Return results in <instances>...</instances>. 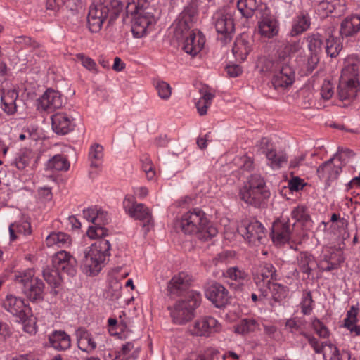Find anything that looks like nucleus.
Segmentation results:
<instances>
[{
	"mask_svg": "<svg viewBox=\"0 0 360 360\" xmlns=\"http://www.w3.org/2000/svg\"><path fill=\"white\" fill-rule=\"evenodd\" d=\"M123 4L120 0L105 1L90 6L87 17L89 28L91 32H98L105 20L111 24L117 19L123 9Z\"/></svg>",
	"mask_w": 360,
	"mask_h": 360,
	"instance_id": "obj_1",
	"label": "nucleus"
},
{
	"mask_svg": "<svg viewBox=\"0 0 360 360\" xmlns=\"http://www.w3.org/2000/svg\"><path fill=\"white\" fill-rule=\"evenodd\" d=\"M110 243L108 240L101 239L84 251L82 260V269L87 276L97 275L102 267L107 256L110 255Z\"/></svg>",
	"mask_w": 360,
	"mask_h": 360,
	"instance_id": "obj_2",
	"label": "nucleus"
},
{
	"mask_svg": "<svg viewBox=\"0 0 360 360\" xmlns=\"http://www.w3.org/2000/svg\"><path fill=\"white\" fill-rule=\"evenodd\" d=\"M266 69L273 73L271 84L277 91H283L295 82V72L288 56L279 57L276 60H266Z\"/></svg>",
	"mask_w": 360,
	"mask_h": 360,
	"instance_id": "obj_3",
	"label": "nucleus"
},
{
	"mask_svg": "<svg viewBox=\"0 0 360 360\" xmlns=\"http://www.w3.org/2000/svg\"><path fill=\"white\" fill-rule=\"evenodd\" d=\"M13 281L22 285V292L30 301L38 302L44 299L45 284L34 276L33 269L15 271Z\"/></svg>",
	"mask_w": 360,
	"mask_h": 360,
	"instance_id": "obj_4",
	"label": "nucleus"
},
{
	"mask_svg": "<svg viewBox=\"0 0 360 360\" xmlns=\"http://www.w3.org/2000/svg\"><path fill=\"white\" fill-rule=\"evenodd\" d=\"M240 199L255 207L261 206L270 197V191L264 179L258 174L250 176L248 183L240 190Z\"/></svg>",
	"mask_w": 360,
	"mask_h": 360,
	"instance_id": "obj_5",
	"label": "nucleus"
},
{
	"mask_svg": "<svg viewBox=\"0 0 360 360\" xmlns=\"http://www.w3.org/2000/svg\"><path fill=\"white\" fill-rule=\"evenodd\" d=\"M201 300L202 295L199 292H188V298L179 300L172 308H169L173 321L177 324H184L191 321Z\"/></svg>",
	"mask_w": 360,
	"mask_h": 360,
	"instance_id": "obj_6",
	"label": "nucleus"
},
{
	"mask_svg": "<svg viewBox=\"0 0 360 360\" xmlns=\"http://www.w3.org/2000/svg\"><path fill=\"white\" fill-rule=\"evenodd\" d=\"M197 13L198 5L195 0H192L179 14L172 25L174 34L177 39H181L184 34L193 26L196 20Z\"/></svg>",
	"mask_w": 360,
	"mask_h": 360,
	"instance_id": "obj_7",
	"label": "nucleus"
},
{
	"mask_svg": "<svg viewBox=\"0 0 360 360\" xmlns=\"http://www.w3.org/2000/svg\"><path fill=\"white\" fill-rule=\"evenodd\" d=\"M257 27L258 33L262 37L272 39L278 34L280 24L278 20L271 13L266 5H262L259 10Z\"/></svg>",
	"mask_w": 360,
	"mask_h": 360,
	"instance_id": "obj_8",
	"label": "nucleus"
},
{
	"mask_svg": "<svg viewBox=\"0 0 360 360\" xmlns=\"http://www.w3.org/2000/svg\"><path fill=\"white\" fill-rule=\"evenodd\" d=\"M207 222L208 220L204 212L195 208L182 215L179 225L186 234H193L203 231Z\"/></svg>",
	"mask_w": 360,
	"mask_h": 360,
	"instance_id": "obj_9",
	"label": "nucleus"
},
{
	"mask_svg": "<svg viewBox=\"0 0 360 360\" xmlns=\"http://www.w3.org/2000/svg\"><path fill=\"white\" fill-rule=\"evenodd\" d=\"M125 212L132 218L143 221V226L146 231H148L153 225V219L151 211L143 203L131 201L125 198L123 202Z\"/></svg>",
	"mask_w": 360,
	"mask_h": 360,
	"instance_id": "obj_10",
	"label": "nucleus"
},
{
	"mask_svg": "<svg viewBox=\"0 0 360 360\" xmlns=\"http://www.w3.org/2000/svg\"><path fill=\"white\" fill-rule=\"evenodd\" d=\"M264 228L262 224L255 219H245L238 226L237 231L249 243H260L264 237Z\"/></svg>",
	"mask_w": 360,
	"mask_h": 360,
	"instance_id": "obj_11",
	"label": "nucleus"
},
{
	"mask_svg": "<svg viewBox=\"0 0 360 360\" xmlns=\"http://www.w3.org/2000/svg\"><path fill=\"white\" fill-rule=\"evenodd\" d=\"M2 307L21 321H25L31 315V308L26 304L24 299L8 295L2 303Z\"/></svg>",
	"mask_w": 360,
	"mask_h": 360,
	"instance_id": "obj_12",
	"label": "nucleus"
},
{
	"mask_svg": "<svg viewBox=\"0 0 360 360\" xmlns=\"http://www.w3.org/2000/svg\"><path fill=\"white\" fill-rule=\"evenodd\" d=\"M192 281V276L186 272L181 271L175 274L167 283V294L170 296L179 297L186 293V298H188V289Z\"/></svg>",
	"mask_w": 360,
	"mask_h": 360,
	"instance_id": "obj_13",
	"label": "nucleus"
},
{
	"mask_svg": "<svg viewBox=\"0 0 360 360\" xmlns=\"http://www.w3.org/2000/svg\"><path fill=\"white\" fill-rule=\"evenodd\" d=\"M341 172V155L338 153L321 164L316 170L319 177L326 181L327 184L335 180Z\"/></svg>",
	"mask_w": 360,
	"mask_h": 360,
	"instance_id": "obj_14",
	"label": "nucleus"
},
{
	"mask_svg": "<svg viewBox=\"0 0 360 360\" xmlns=\"http://www.w3.org/2000/svg\"><path fill=\"white\" fill-rule=\"evenodd\" d=\"M215 28L222 37L220 40L226 44L231 39V34L235 30L233 15L231 11L224 10L215 16Z\"/></svg>",
	"mask_w": 360,
	"mask_h": 360,
	"instance_id": "obj_15",
	"label": "nucleus"
},
{
	"mask_svg": "<svg viewBox=\"0 0 360 360\" xmlns=\"http://www.w3.org/2000/svg\"><path fill=\"white\" fill-rule=\"evenodd\" d=\"M132 15L133 35L136 38H141L146 34L148 27L155 22V16L151 12L145 10L139 11Z\"/></svg>",
	"mask_w": 360,
	"mask_h": 360,
	"instance_id": "obj_16",
	"label": "nucleus"
},
{
	"mask_svg": "<svg viewBox=\"0 0 360 360\" xmlns=\"http://www.w3.org/2000/svg\"><path fill=\"white\" fill-rule=\"evenodd\" d=\"M295 224H290L288 219L275 221L271 232L273 242L277 245L288 243L290 240Z\"/></svg>",
	"mask_w": 360,
	"mask_h": 360,
	"instance_id": "obj_17",
	"label": "nucleus"
},
{
	"mask_svg": "<svg viewBox=\"0 0 360 360\" xmlns=\"http://www.w3.org/2000/svg\"><path fill=\"white\" fill-rule=\"evenodd\" d=\"M52 264L60 272L66 273L68 275L71 276L76 274V259L67 251L61 250L56 252L53 256Z\"/></svg>",
	"mask_w": 360,
	"mask_h": 360,
	"instance_id": "obj_18",
	"label": "nucleus"
},
{
	"mask_svg": "<svg viewBox=\"0 0 360 360\" xmlns=\"http://www.w3.org/2000/svg\"><path fill=\"white\" fill-rule=\"evenodd\" d=\"M37 109L51 112L63 105V99L59 91L48 89L37 101Z\"/></svg>",
	"mask_w": 360,
	"mask_h": 360,
	"instance_id": "obj_19",
	"label": "nucleus"
},
{
	"mask_svg": "<svg viewBox=\"0 0 360 360\" xmlns=\"http://www.w3.org/2000/svg\"><path fill=\"white\" fill-rule=\"evenodd\" d=\"M221 329V324L216 319L204 316L194 323L191 332L197 336H209L212 333L220 332Z\"/></svg>",
	"mask_w": 360,
	"mask_h": 360,
	"instance_id": "obj_20",
	"label": "nucleus"
},
{
	"mask_svg": "<svg viewBox=\"0 0 360 360\" xmlns=\"http://www.w3.org/2000/svg\"><path fill=\"white\" fill-rule=\"evenodd\" d=\"M53 131L59 135H65L75 127V119L64 112H58L51 115Z\"/></svg>",
	"mask_w": 360,
	"mask_h": 360,
	"instance_id": "obj_21",
	"label": "nucleus"
},
{
	"mask_svg": "<svg viewBox=\"0 0 360 360\" xmlns=\"http://www.w3.org/2000/svg\"><path fill=\"white\" fill-rule=\"evenodd\" d=\"M359 89V80L340 79L337 89V95L340 101L349 103L356 97Z\"/></svg>",
	"mask_w": 360,
	"mask_h": 360,
	"instance_id": "obj_22",
	"label": "nucleus"
},
{
	"mask_svg": "<svg viewBox=\"0 0 360 360\" xmlns=\"http://www.w3.org/2000/svg\"><path fill=\"white\" fill-rule=\"evenodd\" d=\"M205 296L217 308L225 307L229 302L228 290L219 283L210 285L205 290Z\"/></svg>",
	"mask_w": 360,
	"mask_h": 360,
	"instance_id": "obj_23",
	"label": "nucleus"
},
{
	"mask_svg": "<svg viewBox=\"0 0 360 360\" xmlns=\"http://www.w3.org/2000/svg\"><path fill=\"white\" fill-rule=\"evenodd\" d=\"M110 221L108 213L98 208L94 226H89L87 235L91 238H103L108 235V230L104 226Z\"/></svg>",
	"mask_w": 360,
	"mask_h": 360,
	"instance_id": "obj_24",
	"label": "nucleus"
},
{
	"mask_svg": "<svg viewBox=\"0 0 360 360\" xmlns=\"http://www.w3.org/2000/svg\"><path fill=\"white\" fill-rule=\"evenodd\" d=\"M205 37L202 32L193 30L188 37L186 38L183 49L192 56H196L204 47Z\"/></svg>",
	"mask_w": 360,
	"mask_h": 360,
	"instance_id": "obj_25",
	"label": "nucleus"
},
{
	"mask_svg": "<svg viewBox=\"0 0 360 360\" xmlns=\"http://www.w3.org/2000/svg\"><path fill=\"white\" fill-rule=\"evenodd\" d=\"M223 276L231 281L229 283L231 287L240 290L248 278V274L238 266H231L223 272Z\"/></svg>",
	"mask_w": 360,
	"mask_h": 360,
	"instance_id": "obj_26",
	"label": "nucleus"
},
{
	"mask_svg": "<svg viewBox=\"0 0 360 360\" xmlns=\"http://www.w3.org/2000/svg\"><path fill=\"white\" fill-rule=\"evenodd\" d=\"M360 60L356 56H349L345 58L342 70L341 79L359 80Z\"/></svg>",
	"mask_w": 360,
	"mask_h": 360,
	"instance_id": "obj_27",
	"label": "nucleus"
},
{
	"mask_svg": "<svg viewBox=\"0 0 360 360\" xmlns=\"http://www.w3.org/2000/svg\"><path fill=\"white\" fill-rule=\"evenodd\" d=\"M360 31V15L345 18L340 24V34L342 39L352 38Z\"/></svg>",
	"mask_w": 360,
	"mask_h": 360,
	"instance_id": "obj_28",
	"label": "nucleus"
},
{
	"mask_svg": "<svg viewBox=\"0 0 360 360\" xmlns=\"http://www.w3.org/2000/svg\"><path fill=\"white\" fill-rule=\"evenodd\" d=\"M254 281L257 287L268 285V280L276 281V270L273 264L270 263H262L259 266V272L254 276Z\"/></svg>",
	"mask_w": 360,
	"mask_h": 360,
	"instance_id": "obj_29",
	"label": "nucleus"
},
{
	"mask_svg": "<svg viewBox=\"0 0 360 360\" xmlns=\"http://www.w3.org/2000/svg\"><path fill=\"white\" fill-rule=\"evenodd\" d=\"M77 345L79 349L86 353L92 352L97 347L92 334L85 328L80 327L75 331Z\"/></svg>",
	"mask_w": 360,
	"mask_h": 360,
	"instance_id": "obj_30",
	"label": "nucleus"
},
{
	"mask_svg": "<svg viewBox=\"0 0 360 360\" xmlns=\"http://www.w3.org/2000/svg\"><path fill=\"white\" fill-rule=\"evenodd\" d=\"M18 92L15 89L3 91L1 95L0 108L8 115H13L17 112L16 101Z\"/></svg>",
	"mask_w": 360,
	"mask_h": 360,
	"instance_id": "obj_31",
	"label": "nucleus"
},
{
	"mask_svg": "<svg viewBox=\"0 0 360 360\" xmlns=\"http://www.w3.org/2000/svg\"><path fill=\"white\" fill-rule=\"evenodd\" d=\"M232 51L236 60L244 61L251 51V43L248 36L243 34L237 37Z\"/></svg>",
	"mask_w": 360,
	"mask_h": 360,
	"instance_id": "obj_32",
	"label": "nucleus"
},
{
	"mask_svg": "<svg viewBox=\"0 0 360 360\" xmlns=\"http://www.w3.org/2000/svg\"><path fill=\"white\" fill-rule=\"evenodd\" d=\"M267 288L271 294V300L269 304L271 307H276L278 304L281 305L282 302L288 295V288L277 283H271L268 280Z\"/></svg>",
	"mask_w": 360,
	"mask_h": 360,
	"instance_id": "obj_33",
	"label": "nucleus"
},
{
	"mask_svg": "<svg viewBox=\"0 0 360 360\" xmlns=\"http://www.w3.org/2000/svg\"><path fill=\"white\" fill-rule=\"evenodd\" d=\"M311 20L309 13L304 12L300 13L293 20L290 35L296 37L307 31L310 28Z\"/></svg>",
	"mask_w": 360,
	"mask_h": 360,
	"instance_id": "obj_34",
	"label": "nucleus"
},
{
	"mask_svg": "<svg viewBox=\"0 0 360 360\" xmlns=\"http://www.w3.org/2000/svg\"><path fill=\"white\" fill-rule=\"evenodd\" d=\"M51 345L56 350L65 351L71 346L70 337L63 330H55L49 338Z\"/></svg>",
	"mask_w": 360,
	"mask_h": 360,
	"instance_id": "obj_35",
	"label": "nucleus"
},
{
	"mask_svg": "<svg viewBox=\"0 0 360 360\" xmlns=\"http://www.w3.org/2000/svg\"><path fill=\"white\" fill-rule=\"evenodd\" d=\"M359 307L352 305L347 311L346 317L344 319V327L347 328L353 336L360 335V325H358L357 315Z\"/></svg>",
	"mask_w": 360,
	"mask_h": 360,
	"instance_id": "obj_36",
	"label": "nucleus"
},
{
	"mask_svg": "<svg viewBox=\"0 0 360 360\" xmlns=\"http://www.w3.org/2000/svg\"><path fill=\"white\" fill-rule=\"evenodd\" d=\"M262 5L265 4L258 3L257 0H237V8L242 16L245 18H252L255 13L257 17L259 15V10Z\"/></svg>",
	"mask_w": 360,
	"mask_h": 360,
	"instance_id": "obj_37",
	"label": "nucleus"
},
{
	"mask_svg": "<svg viewBox=\"0 0 360 360\" xmlns=\"http://www.w3.org/2000/svg\"><path fill=\"white\" fill-rule=\"evenodd\" d=\"M70 162L63 155L57 154L50 158L45 164V170L51 173L69 169Z\"/></svg>",
	"mask_w": 360,
	"mask_h": 360,
	"instance_id": "obj_38",
	"label": "nucleus"
},
{
	"mask_svg": "<svg viewBox=\"0 0 360 360\" xmlns=\"http://www.w3.org/2000/svg\"><path fill=\"white\" fill-rule=\"evenodd\" d=\"M268 165L273 169H278L287 163L288 156L284 151L273 148L266 155Z\"/></svg>",
	"mask_w": 360,
	"mask_h": 360,
	"instance_id": "obj_39",
	"label": "nucleus"
},
{
	"mask_svg": "<svg viewBox=\"0 0 360 360\" xmlns=\"http://www.w3.org/2000/svg\"><path fill=\"white\" fill-rule=\"evenodd\" d=\"M304 40L307 44V48L312 55H319L324 47V39L319 33H310Z\"/></svg>",
	"mask_w": 360,
	"mask_h": 360,
	"instance_id": "obj_40",
	"label": "nucleus"
},
{
	"mask_svg": "<svg viewBox=\"0 0 360 360\" xmlns=\"http://www.w3.org/2000/svg\"><path fill=\"white\" fill-rule=\"evenodd\" d=\"M297 261L300 271L306 274L309 277L315 264L314 257L308 252H300L297 256Z\"/></svg>",
	"mask_w": 360,
	"mask_h": 360,
	"instance_id": "obj_41",
	"label": "nucleus"
},
{
	"mask_svg": "<svg viewBox=\"0 0 360 360\" xmlns=\"http://www.w3.org/2000/svg\"><path fill=\"white\" fill-rule=\"evenodd\" d=\"M10 240L14 241L18 238V234L30 235L31 233V225L25 220H20L11 223L8 227Z\"/></svg>",
	"mask_w": 360,
	"mask_h": 360,
	"instance_id": "obj_42",
	"label": "nucleus"
},
{
	"mask_svg": "<svg viewBox=\"0 0 360 360\" xmlns=\"http://www.w3.org/2000/svg\"><path fill=\"white\" fill-rule=\"evenodd\" d=\"M42 275L46 282L51 288H58L61 284L62 276L60 273L53 265L44 268Z\"/></svg>",
	"mask_w": 360,
	"mask_h": 360,
	"instance_id": "obj_43",
	"label": "nucleus"
},
{
	"mask_svg": "<svg viewBox=\"0 0 360 360\" xmlns=\"http://www.w3.org/2000/svg\"><path fill=\"white\" fill-rule=\"evenodd\" d=\"M47 246L58 245V247H66L71 244L70 236L63 232H52L46 238Z\"/></svg>",
	"mask_w": 360,
	"mask_h": 360,
	"instance_id": "obj_44",
	"label": "nucleus"
},
{
	"mask_svg": "<svg viewBox=\"0 0 360 360\" xmlns=\"http://www.w3.org/2000/svg\"><path fill=\"white\" fill-rule=\"evenodd\" d=\"M333 31L329 33L328 37L325 39L324 46L327 56L331 58H336L342 49V45L338 37H334Z\"/></svg>",
	"mask_w": 360,
	"mask_h": 360,
	"instance_id": "obj_45",
	"label": "nucleus"
},
{
	"mask_svg": "<svg viewBox=\"0 0 360 360\" xmlns=\"http://www.w3.org/2000/svg\"><path fill=\"white\" fill-rule=\"evenodd\" d=\"M103 148L98 143L92 145L89 148V160L91 167L98 168L102 165Z\"/></svg>",
	"mask_w": 360,
	"mask_h": 360,
	"instance_id": "obj_46",
	"label": "nucleus"
},
{
	"mask_svg": "<svg viewBox=\"0 0 360 360\" xmlns=\"http://www.w3.org/2000/svg\"><path fill=\"white\" fill-rule=\"evenodd\" d=\"M258 327L259 323L255 319H243L235 326L234 331L238 334L246 335L249 333L255 331Z\"/></svg>",
	"mask_w": 360,
	"mask_h": 360,
	"instance_id": "obj_47",
	"label": "nucleus"
},
{
	"mask_svg": "<svg viewBox=\"0 0 360 360\" xmlns=\"http://www.w3.org/2000/svg\"><path fill=\"white\" fill-rule=\"evenodd\" d=\"M291 217L295 222L300 223L302 226H307L311 221L307 208L303 205L294 207L291 211Z\"/></svg>",
	"mask_w": 360,
	"mask_h": 360,
	"instance_id": "obj_48",
	"label": "nucleus"
},
{
	"mask_svg": "<svg viewBox=\"0 0 360 360\" xmlns=\"http://www.w3.org/2000/svg\"><path fill=\"white\" fill-rule=\"evenodd\" d=\"M300 307L303 315H310L314 308V301L312 298L311 292L304 290L302 292Z\"/></svg>",
	"mask_w": 360,
	"mask_h": 360,
	"instance_id": "obj_49",
	"label": "nucleus"
},
{
	"mask_svg": "<svg viewBox=\"0 0 360 360\" xmlns=\"http://www.w3.org/2000/svg\"><path fill=\"white\" fill-rule=\"evenodd\" d=\"M337 5L338 0H323L318 4L317 11L322 18H325L335 11Z\"/></svg>",
	"mask_w": 360,
	"mask_h": 360,
	"instance_id": "obj_50",
	"label": "nucleus"
},
{
	"mask_svg": "<svg viewBox=\"0 0 360 360\" xmlns=\"http://www.w3.org/2000/svg\"><path fill=\"white\" fill-rule=\"evenodd\" d=\"M148 0H131L126 6L127 15H133L139 11L148 10Z\"/></svg>",
	"mask_w": 360,
	"mask_h": 360,
	"instance_id": "obj_51",
	"label": "nucleus"
},
{
	"mask_svg": "<svg viewBox=\"0 0 360 360\" xmlns=\"http://www.w3.org/2000/svg\"><path fill=\"white\" fill-rule=\"evenodd\" d=\"M326 345L330 349L331 353L329 360H349L350 352L349 351L340 352L337 347L332 343H326Z\"/></svg>",
	"mask_w": 360,
	"mask_h": 360,
	"instance_id": "obj_52",
	"label": "nucleus"
},
{
	"mask_svg": "<svg viewBox=\"0 0 360 360\" xmlns=\"http://www.w3.org/2000/svg\"><path fill=\"white\" fill-rule=\"evenodd\" d=\"M311 326L316 333L321 338H328L330 336V330L328 327L319 319L311 320Z\"/></svg>",
	"mask_w": 360,
	"mask_h": 360,
	"instance_id": "obj_53",
	"label": "nucleus"
},
{
	"mask_svg": "<svg viewBox=\"0 0 360 360\" xmlns=\"http://www.w3.org/2000/svg\"><path fill=\"white\" fill-rule=\"evenodd\" d=\"M348 221L342 218L334 224H331L330 228L335 231H337L339 235L342 236L343 240L347 239L349 237V233L347 231Z\"/></svg>",
	"mask_w": 360,
	"mask_h": 360,
	"instance_id": "obj_54",
	"label": "nucleus"
},
{
	"mask_svg": "<svg viewBox=\"0 0 360 360\" xmlns=\"http://www.w3.org/2000/svg\"><path fill=\"white\" fill-rule=\"evenodd\" d=\"M303 336L308 341L315 353L323 354L324 347L326 346V343L320 342L314 336L309 333H303Z\"/></svg>",
	"mask_w": 360,
	"mask_h": 360,
	"instance_id": "obj_55",
	"label": "nucleus"
},
{
	"mask_svg": "<svg viewBox=\"0 0 360 360\" xmlns=\"http://www.w3.org/2000/svg\"><path fill=\"white\" fill-rule=\"evenodd\" d=\"M155 88L161 98L167 99L170 97L172 89L168 83L163 81H158L155 84Z\"/></svg>",
	"mask_w": 360,
	"mask_h": 360,
	"instance_id": "obj_56",
	"label": "nucleus"
},
{
	"mask_svg": "<svg viewBox=\"0 0 360 360\" xmlns=\"http://www.w3.org/2000/svg\"><path fill=\"white\" fill-rule=\"evenodd\" d=\"M15 42L25 48H29L31 50H35L40 46L39 44L27 36H20L15 39Z\"/></svg>",
	"mask_w": 360,
	"mask_h": 360,
	"instance_id": "obj_57",
	"label": "nucleus"
},
{
	"mask_svg": "<svg viewBox=\"0 0 360 360\" xmlns=\"http://www.w3.org/2000/svg\"><path fill=\"white\" fill-rule=\"evenodd\" d=\"M285 328L290 330V333L295 335H302L306 333L303 331L301 326V322L296 319H289L285 322Z\"/></svg>",
	"mask_w": 360,
	"mask_h": 360,
	"instance_id": "obj_58",
	"label": "nucleus"
},
{
	"mask_svg": "<svg viewBox=\"0 0 360 360\" xmlns=\"http://www.w3.org/2000/svg\"><path fill=\"white\" fill-rule=\"evenodd\" d=\"M77 58L79 61L81 62L82 65L86 69L90 71H92L95 73L97 72L96 64L95 61L89 57L85 56L82 53H79L77 55Z\"/></svg>",
	"mask_w": 360,
	"mask_h": 360,
	"instance_id": "obj_59",
	"label": "nucleus"
},
{
	"mask_svg": "<svg viewBox=\"0 0 360 360\" xmlns=\"http://www.w3.org/2000/svg\"><path fill=\"white\" fill-rule=\"evenodd\" d=\"M321 96L325 100H329L334 94V88L329 81H324L321 89Z\"/></svg>",
	"mask_w": 360,
	"mask_h": 360,
	"instance_id": "obj_60",
	"label": "nucleus"
},
{
	"mask_svg": "<svg viewBox=\"0 0 360 360\" xmlns=\"http://www.w3.org/2000/svg\"><path fill=\"white\" fill-rule=\"evenodd\" d=\"M121 290L122 285L118 282H115L110 285L108 292V297L112 301L117 300L121 297Z\"/></svg>",
	"mask_w": 360,
	"mask_h": 360,
	"instance_id": "obj_61",
	"label": "nucleus"
},
{
	"mask_svg": "<svg viewBox=\"0 0 360 360\" xmlns=\"http://www.w3.org/2000/svg\"><path fill=\"white\" fill-rule=\"evenodd\" d=\"M239 167L245 171H250L254 167V162L252 158L243 155L238 159Z\"/></svg>",
	"mask_w": 360,
	"mask_h": 360,
	"instance_id": "obj_62",
	"label": "nucleus"
},
{
	"mask_svg": "<svg viewBox=\"0 0 360 360\" xmlns=\"http://www.w3.org/2000/svg\"><path fill=\"white\" fill-rule=\"evenodd\" d=\"M335 250L332 247L324 248L321 255V261L326 262H335Z\"/></svg>",
	"mask_w": 360,
	"mask_h": 360,
	"instance_id": "obj_63",
	"label": "nucleus"
},
{
	"mask_svg": "<svg viewBox=\"0 0 360 360\" xmlns=\"http://www.w3.org/2000/svg\"><path fill=\"white\" fill-rule=\"evenodd\" d=\"M98 207L92 206L89 207L83 210V215L84 219H86L88 221L92 222L93 224L95 222L96 217L98 214Z\"/></svg>",
	"mask_w": 360,
	"mask_h": 360,
	"instance_id": "obj_64",
	"label": "nucleus"
}]
</instances>
